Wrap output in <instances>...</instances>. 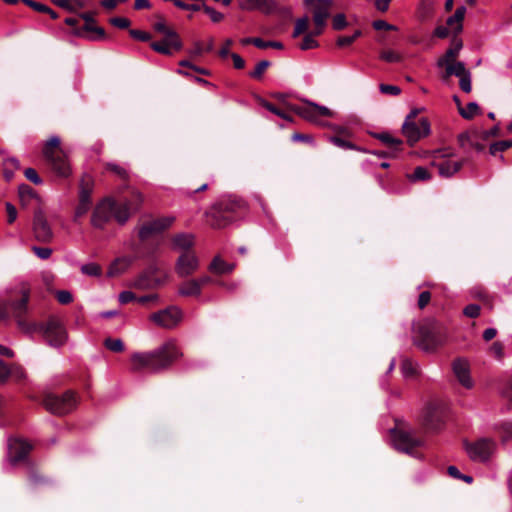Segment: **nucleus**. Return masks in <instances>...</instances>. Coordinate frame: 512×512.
I'll return each instance as SVG.
<instances>
[{
	"label": "nucleus",
	"instance_id": "nucleus-1",
	"mask_svg": "<svg viewBox=\"0 0 512 512\" xmlns=\"http://www.w3.org/2000/svg\"><path fill=\"white\" fill-rule=\"evenodd\" d=\"M29 291L22 290L21 298L12 306L18 327L26 333L40 332L52 347H60L67 341V332L62 321L56 316H50L46 322H28L25 318L28 310Z\"/></svg>",
	"mask_w": 512,
	"mask_h": 512
},
{
	"label": "nucleus",
	"instance_id": "nucleus-2",
	"mask_svg": "<svg viewBox=\"0 0 512 512\" xmlns=\"http://www.w3.org/2000/svg\"><path fill=\"white\" fill-rule=\"evenodd\" d=\"M181 356L175 343L168 341L152 351L133 353L130 359L131 370L159 373L169 369Z\"/></svg>",
	"mask_w": 512,
	"mask_h": 512
},
{
	"label": "nucleus",
	"instance_id": "nucleus-3",
	"mask_svg": "<svg viewBox=\"0 0 512 512\" xmlns=\"http://www.w3.org/2000/svg\"><path fill=\"white\" fill-rule=\"evenodd\" d=\"M142 201V195L137 191H133L131 199L124 202L105 198L95 206L91 215V224L97 229H103L112 218H115L122 225L129 219L130 210L138 209Z\"/></svg>",
	"mask_w": 512,
	"mask_h": 512
},
{
	"label": "nucleus",
	"instance_id": "nucleus-4",
	"mask_svg": "<svg viewBox=\"0 0 512 512\" xmlns=\"http://www.w3.org/2000/svg\"><path fill=\"white\" fill-rule=\"evenodd\" d=\"M246 204L236 196L222 197L205 212L207 223L215 229H221L243 216Z\"/></svg>",
	"mask_w": 512,
	"mask_h": 512
},
{
	"label": "nucleus",
	"instance_id": "nucleus-5",
	"mask_svg": "<svg viewBox=\"0 0 512 512\" xmlns=\"http://www.w3.org/2000/svg\"><path fill=\"white\" fill-rule=\"evenodd\" d=\"M261 105L273 114L289 122L293 121V117L289 114V112H293L311 122H318L319 117H330L333 114L332 111L327 107L319 106L312 102H306V105L302 106L285 103V109H281L273 103L262 99Z\"/></svg>",
	"mask_w": 512,
	"mask_h": 512
},
{
	"label": "nucleus",
	"instance_id": "nucleus-6",
	"mask_svg": "<svg viewBox=\"0 0 512 512\" xmlns=\"http://www.w3.org/2000/svg\"><path fill=\"white\" fill-rule=\"evenodd\" d=\"M447 338L446 328L436 320L421 323L414 337V344L425 352H435Z\"/></svg>",
	"mask_w": 512,
	"mask_h": 512
},
{
	"label": "nucleus",
	"instance_id": "nucleus-7",
	"mask_svg": "<svg viewBox=\"0 0 512 512\" xmlns=\"http://www.w3.org/2000/svg\"><path fill=\"white\" fill-rule=\"evenodd\" d=\"M448 408L443 401H429L423 408L419 422L424 432L439 433L445 427Z\"/></svg>",
	"mask_w": 512,
	"mask_h": 512
},
{
	"label": "nucleus",
	"instance_id": "nucleus-8",
	"mask_svg": "<svg viewBox=\"0 0 512 512\" xmlns=\"http://www.w3.org/2000/svg\"><path fill=\"white\" fill-rule=\"evenodd\" d=\"M43 156L51 170L59 177L66 178L71 174V167L67 156L60 147V139L51 137L42 150Z\"/></svg>",
	"mask_w": 512,
	"mask_h": 512
},
{
	"label": "nucleus",
	"instance_id": "nucleus-9",
	"mask_svg": "<svg viewBox=\"0 0 512 512\" xmlns=\"http://www.w3.org/2000/svg\"><path fill=\"white\" fill-rule=\"evenodd\" d=\"M239 7L245 11H258L266 16H275L283 22L292 19V8L278 0H239Z\"/></svg>",
	"mask_w": 512,
	"mask_h": 512
},
{
	"label": "nucleus",
	"instance_id": "nucleus-10",
	"mask_svg": "<svg viewBox=\"0 0 512 512\" xmlns=\"http://www.w3.org/2000/svg\"><path fill=\"white\" fill-rule=\"evenodd\" d=\"M135 40L149 42L150 47L157 53L172 55L183 47L180 34H130Z\"/></svg>",
	"mask_w": 512,
	"mask_h": 512
},
{
	"label": "nucleus",
	"instance_id": "nucleus-11",
	"mask_svg": "<svg viewBox=\"0 0 512 512\" xmlns=\"http://www.w3.org/2000/svg\"><path fill=\"white\" fill-rule=\"evenodd\" d=\"M79 397L73 390H68L62 395L49 394L43 400L44 407L55 415H65L76 409Z\"/></svg>",
	"mask_w": 512,
	"mask_h": 512
},
{
	"label": "nucleus",
	"instance_id": "nucleus-12",
	"mask_svg": "<svg viewBox=\"0 0 512 512\" xmlns=\"http://www.w3.org/2000/svg\"><path fill=\"white\" fill-rule=\"evenodd\" d=\"M394 448L397 451L416 456V449L425 443L423 437H416L411 431L396 426L390 431Z\"/></svg>",
	"mask_w": 512,
	"mask_h": 512
},
{
	"label": "nucleus",
	"instance_id": "nucleus-13",
	"mask_svg": "<svg viewBox=\"0 0 512 512\" xmlns=\"http://www.w3.org/2000/svg\"><path fill=\"white\" fill-rule=\"evenodd\" d=\"M455 154L450 148L437 150L435 152V160L432 165L437 167L439 174L442 177H451L459 172L464 164L468 163L470 159L465 157L459 161H451L448 158L453 157Z\"/></svg>",
	"mask_w": 512,
	"mask_h": 512
},
{
	"label": "nucleus",
	"instance_id": "nucleus-14",
	"mask_svg": "<svg viewBox=\"0 0 512 512\" xmlns=\"http://www.w3.org/2000/svg\"><path fill=\"white\" fill-rule=\"evenodd\" d=\"M315 28L321 32L327 26V20L331 16L333 1L332 0H305Z\"/></svg>",
	"mask_w": 512,
	"mask_h": 512
},
{
	"label": "nucleus",
	"instance_id": "nucleus-15",
	"mask_svg": "<svg viewBox=\"0 0 512 512\" xmlns=\"http://www.w3.org/2000/svg\"><path fill=\"white\" fill-rule=\"evenodd\" d=\"M32 234L34 239L42 244H49L54 239L53 229L40 207L34 209L33 212Z\"/></svg>",
	"mask_w": 512,
	"mask_h": 512
},
{
	"label": "nucleus",
	"instance_id": "nucleus-16",
	"mask_svg": "<svg viewBox=\"0 0 512 512\" xmlns=\"http://www.w3.org/2000/svg\"><path fill=\"white\" fill-rule=\"evenodd\" d=\"M402 133L410 146H414L420 139L430 134V122L427 118H420L418 121H404Z\"/></svg>",
	"mask_w": 512,
	"mask_h": 512
},
{
	"label": "nucleus",
	"instance_id": "nucleus-17",
	"mask_svg": "<svg viewBox=\"0 0 512 512\" xmlns=\"http://www.w3.org/2000/svg\"><path fill=\"white\" fill-rule=\"evenodd\" d=\"M183 317L182 310L176 306H170L153 313L150 320L160 327L171 329L177 326Z\"/></svg>",
	"mask_w": 512,
	"mask_h": 512
},
{
	"label": "nucleus",
	"instance_id": "nucleus-18",
	"mask_svg": "<svg viewBox=\"0 0 512 512\" xmlns=\"http://www.w3.org/2000/svg\"><path fill=\"white\" fill-rule=\"evenodd\" d=\"M174 220V217H161L143 223L138 231L139 239L144 242L152 236L162 233L172 225Z\"/></svg>",
	"mask_w": 512,
	"mask_h": 512
},
{
	"label": "nucleus",
	"instance_id": "nucleus-19",
	"mask_svg": "<svg viewBox=\"0 0 512 512\" xmlns=\"http://www.w3.org/2000/svg\"><path fill=\"white\" fill-rule=\"evenodd\" d=\"M65 23L69 26L78 27L75 32H105L104 28L96 24L91 13L67 17Z\"/></svg>",
	"mask_w": 512,
	"mask_h": 512
},
{
	"label": "nucleus",
	"instance_id": "nucleus-20",
	"mask_svg": "<svg viewBox=\"0 0 512 512\" xmlns=\"http://www.w3.org/2000/svg\"><path fill=\"white\" fill-rule=\"evenodd\" d=\"M199 267V261L194 251L182 252L177 259L175 271L180 277L192 275Z\"/></svg>",
	"mask_w": 512,
	"mask_h": 512
},
{
	"label": "nucleus",
	"instance_id": "nucleus-21",
	"mask_svg": "<svg viewBox=\"0 0 512 512\" xmlns=\"http://www.w3.org/2000/svg\"><path fill=\"white\" fill-rule=\"evenodd\" d=\"M494 442L488 439H480L467 446V452L473 460L486 461L492 454Z\"/></svg>",
	"mask_w": 512,
	"mask_h": 512
},
{
	"label": "nucleus",
	"instance_id": "nucleus-22",
	"mask_svg": "<svg viewBox=\"0 0 512 512\" xmlns=\"http://www.w3.org/2000/svg\"><path fill=\"white\" fill-rule=\"evenodd\" d=\"M465 14V6L458 7L454 14L446 19V25L436 26L433 32H462Z\"/></svg>",
	"mask_w": 512,
	"mask_h": 512
},
{
	"label": "nucleus",
	"instance_id": "nucleus-23",
	"mask_svg": "<svg viewBox=\"0 0 512 512\" xmlns=\"http://www.w3.org/2000/svg\"><path fill=\"white\" fill-rule=\"evenodd\" d=\"M32 450L31 444L21 439H10L9 441V457L12 464L25 461L28 454Z\"/></svg>",
	"mask_w": 512,
	"mask_h": 512
},
{
	"label": "nucleus",
	"instance_id": "nucleus-24",
	"mask_svg": "<svg viewBox=\"0 0 512 512\" xmlns=\"http://www.w3.org/2000/svg\"><path fill=\"white\" fill-rule=\"evenodd\" d=\"M453 372L458 379V381L461 383L462 386L465 388H471L473 383L470 378V370H469V364L464 359H456L453 361L452 364Z\"/></svg>",
	"mask_w": 512,
	"mask_h": 512
},
{
	"label": "nucleus",
	"instance_id": "nucleus-25",
	"mask_svg": "<svg viewBox=\"0 0 512 512\" xmlns=\"http://www.w3.org/2000/svg\"><path fill=\"white\" fill-rule=\"evenodd\" d=\"M435 6V0H419L416 9L417 20L422 23L431 21L435 15Z\"/></svg>",
	"mask_w": 512,
	"mask_h": 512
},
{
	"label": "nucleus",
	"instance_id": "nucleus-26",
	"mask_svg": "<svg viewBox=\"0 0 512 512\" xmlns=\"http://www.w3.org/2000/svg\"><path fill=\"white\" fill-rule=\"evenodd\" d=\"M457 35L458 34H454L453 38L451 39L450 47L446 50L445 54L438 59L437 64L439 67H443L444 64L454 61L458 57L459 52L463 47V41L457 37Z\"/></svg>",
	"mask_w": 512,
	"mask_h": 512
},
{
	"label": "nucleus",
	"instance_id": "nucleus-27",
	"mask_svg": "<svg viewBox=\"0 0 512 512\" xmlns=\"http://www.w3.org/2000/svg\"><path fill=\"white\" fill-rule=\"evenodd\" d=\"M334 130L336 132L335 135L330 137V142L342 149H350V150H358L361 151L355 144L346 140L344 137H349L350 133L344 127L335 126Z\"/></svg>",
	"mask_w": 512,
	"mask_h": 512
},
{
	"label": "nucleus",
	"instance_id": "nucleus-28",
	"mask_svg": "<svg viewBox=\"0 0 512 512\" xmlns=\"http://www.w3.org/2000/svg\"><path fill=\"white\" fill-rule=\"evenodd\" d=\"M292 45L301 50H310L318 47L320 44L316 39L319 34H291Z\"/></svg>",
	"mask_w": 512,
	"mask_h": 512
},
{
	"label": "nucleus",
	"instance_id": "nucleus-29",
	"mask_svg": "<svg viewBox=\"0 0 512 512\" xmlns=\"http://www.w3.org/2000/svg\"><path fill=\"white\" fill-rule=\"evenodd\" d=\"M156 270L157 269L155 267H150L147 271L137 277L134 286L138 289H150L155 285L160 284V281L155 277Z\"/></svg>",
	"mask_w": 512,
	"mask_h": 512
},
{
	"label": "nucleus",
	"instance_id": "nucleus-30",
	"mask_svg": "<svg viewBox=\"0 0 512 512\" xmlns=\"http://www.w3.org/2000/svg\"><path fill=\"white\" fill-rule=\"evenodd\" d=\"M94 188V181L88 174L82 176L79 184L78 201L92 203V192Z\"/></svg>",
	"mask_w": 512,
	"mask_h": 512
},
{
	"label": "nucleus",
	"instance_id": "nucleus-31",
	"mask_svg": "<svg viewBox=\"0 0 512 512\" xmlns=\"http://www.w3.org/2000/svg\"><path fill=\"white\" fill-rule=\"evenodd\" d=\"M172 248L175 250H179L182 252L193 251L192 247L194 245L193 236L186 233H179L173 236L172 240Z\"/></svg>",
	"mask_w": 512,
	"mask_h": 512
},
{
	"label": "nucleus",
	"instance_id": "nucleus-32",
	"mask_svg": "<svg viewBox=\"0 0 512 512\" xmlns=\"http://www.w3.org/2000/svg\"><path fill=\"white\" fill-rule=\"evenodd\" d=\"M371 136L381 141L384 145L388 147V149L393 150L394 152L402 151L403 141L399 138L393 137L388 132H374L371 133Z\"/></svg>",
	"mask_w": 512,
	"mask_h": 512
},
{
	"label": "nucleus",
	"instance_id": "nucleus-33",
	"mask_svg": "<svg viewBox=\"0 0 512 512\" xmlns=\"http://www.w3.org/2000/svg\"><path fill=\"white\" fill-rule=\"evenodd\" d=\"M445 73L443 75V79L446 80L451 76L461 77L464 74H467L469 71L465 68L463 62L460 61H451L444 64Z\"/></svg>",
	"mask_w": 512,
	"mask_h": 512
},
{
	"label": "nucleus",
	"instance_id": "nucleus-34",
	"mask_svg": "<svg viewBox=\"0 0 512 512\" xmlns=\"http://www.w3.org/2000/svg\"><path fill=\"white\" fill-rule=\"evenodd\" d=\"M214 43L213 40H209L207 43L202 41H194L192 47L187 51L189 56L196 60L201 57L206 52H211L213 50Z\"/></svg>",
	"mask_w": 512,
	"mask_h": 512
},
{
	"label": "nucleus",
	"instance_id": "nucleus-35",
	"mask_svg": "<svg viewBox=\"0 0 512 512\" xmlns=\"http://www.w3.org/2000/svg\"><path fill=\"white\" fill-rule=\"evenodd\" d=\"M233 269H234L233 264H229V263L225 262L219 256H216L209 265V270L212 273L219 274V275L228 274V273L232 272Z\"/></svg>",
	"mask_w": 512,
	"mask_h": 512
},
{
	"label": "nucleus",
	"instance_id": "nucleus-36",
	"mask_svg": "<svg viewBox=\"0 0 512 512\" xmlns=\"http://www.w3.org/2000/svg\"><path fill=\"white\" fill-rule=\"evenodd\" d=\"M179 294L182 296H199L201 294L199 281L191 279L182 283L179 287Z\"/></svg>",
	"mask_w": 512,
	"mask_h": 512
},
{
	"label": "nucleus",
	"instance_id": "nucleus-37",
	"mask_svg": "<svg viewBox=\"0 0 512 512\" xmlns=\"http://www.w3.org/2000/svg\"><path fill=\"white\" fill-rule=\"evenodd\" d=\"M479 130L471 129L460 133L457 137L458 144L461 148H465L466 145H469L473 142L474 139H479Z\"/></svg>",
	"mask_w": 512,
	"mask_h": 512
},
{
	"label": "nucleus",
	"instance_id": "nucleus-38",
	"mask_svg": "<svg viewBox=\"0 0 512 512\" xmlns=\"http://www.w3.org/2000/svg\"><path fill=\"white\" fill-rule=\"evenodd\" d=\"M130 264V260L127 259H117L114 261L109 267L108 274L110 276H115L122 273Z\"/></svg>",
	"mask_w": 512,
	"mask_h": 512
},
{
	"label": "nucleus",
	"instance_id": "nucleus-39",
	"mask_svg": "<svg viewBox=\"0 0 512 512\" xmlns=\"http://www.w3.org/2000/svg\"><path fill=\"white\" fill-rule=\"evenodd\" d=\"M28 479L33 485L48 484L50 482V480L36 468L30 469Z\"/></svg>",
	"mask_w": 512,
	"mask_h": 512
},
{
	"label": "nucleus",
	"instance_id": "nucleus-40",
	"mask_svg": "<svg viewBox=\"0 0 512 512\" xmlns=\"http://www.w3.org/2000/svg\"><path fill=\"white\" fill-rule=\"evenodd\" d=\"M408 178L411 181H427L431 179V174L427 168L423 166H417L413 172V174L408 175Z\"/></svg>",
	"mask_w": 512,
	"mask_h": 512
},
{
	"label": "nucleus",
	"instance_id": "nucleus-41",
	"mask_svg": "<svg viewBox=\"0 0 512 512\" xmlns=\"http://www.w3.org/2000/svg\"><path fill=\"white\" fill-rule=\"evenodd\" d=\"M479 109L480 108H479L477 103L470 102V103L467 104V106L465 108L460 107L459 114L464 119L470 120V119H472L475 116V114H477L479 112Z\"/></svg>",
	"mask_w": 512,
	"mask_h": 512
},
{
	"label": "nucleus",
	"instance_id": "nucleus-42",
	"mask_svg": "<svg viewBox=\"0 0 512 512\" xmlns=\"http://www.w3.org/2000/svg\"><path fill=\"white\" fill-rule=\"evenodd\" d=\"M401 370L405 377H415L417 375L416 365L408 358L402 360Z\"/></svg>",
	"mask_w": 512,
	"mask_h": 512
},
{
	"label": "nucleus",
	"instance_id": "nucleus-43",
	"mask_svg": "<svg viewBox=\"0 0 512 512\" xmlns=\"http://www.w3.org/2000/svg\"><path fill=\"white\" fill-rule=\"evenodd\" d=\"M512 147V140H501L492 143L489 147V153L493 156L497 152H503Z\"/></svg>",
	"mask_w": 512,
	"mask_h": 512
},
{
	"label": "nucleus",
	"instance_id": "nucleus-44",
	"mask_svg": "<svg viewBox=\"0 0 512 512\" xmlns=\"http://www.w3.org/2000/svg\"><path fill=\"white\" fill-rule=\"evenodd\" d=\"M104 346L112 352L120 353L124 351V343L121 339L108 337L104 340Z\"/></svg>",
	"mask_w": 512,
	"mask_h": 512
},
{
	"label": "nucleus",
	"instance_id": "nucleus-45",
	"mask_svg": "<svg viewBox=\"0 0 512 512\" xmlns=\"http://www.w3.org/2000/svg\"><path fill=\"white\" fill-rule=\"evenodd\" d=\"M91 206H92V203H90V202L78 201V204L75 208L73 221L75 223H78L79 220L87 214V212L90 210Z\"/></svg>",
	"mask_w": 512,
	"mask_h": 512
},
{
	"label": "nucleus",
	"instance_id": "nucleus-46",
	"mask_svg": "<svg viewBox=\"0 0 512 512\" xmlns=\"http://www.w3.org/2000/svg\"><path fill=\"white\" fill-rule=\"evenodd\" d=\"M270 65L271 63L268 60L258 62L255 69L249 73V76L253 79L260 80Z\"/></svg>",
	"mask_w": 512,
	"mask_h": 512
},
{
	"label": "nucleus",
	"instance_id": "nucleus-47",
	"mask_svg": "<svg viewBox=\"0 0 512 512\" xmlns=\"http://www.w3.org/2000/svg\"><path fill=\"white\" fill-rule=\"evenodd\" d=\"M331 26L333 30L341 31L344 30L347 26L346 16L343 13H338L332 17Z\"/></svg>",
	"mask_w": 512,
	"mask_h": 512
},
{
	"label": "nucleus",
	"instance_id": "nucleus-48",
	"mask_svg": "<svg viewBox=\"0 0 512 512\" xmlns=\"http://www.w3.org/2000/svg\"><path fill=\"white\" fill-rule=\"evenodd\" d=\"M380 59L388 63H396L402 61V56L393 50H381Z\"/></svg>",
	"mask_w": 512,
	"mask_h": 512
},
{
	"label": "nucleus",
	"instance_id": "nucleus-49",
	"mask_svg": "<svg viewBox=\"0 0 512 512\" xmlns=\"http://www.w3.org/2000/svg\"><path fill=\"white\" fill-rule=\"evenodd\" d=\"M20 201L24 204L25 200L36 196L35 190L27 184H21L18 188Z\"/></svg>",
	"mask_w": 512,
	"mask_h": 512
},
{
	"label": "nucleus",
	"instance_id": "nucleus-50",
	"mask_svg": "<svg viewBox=\"0 0 512 512\" xmlns=\"http://www.w3.org/2000/svg\"><path fill=\"white\" fill-rule=\"evenodd\" d=\"M241 43L243 45H250V44H252V45L256 46L259 49L270 48V41H266V40H263V39L258 38V37L244 38V39L241 40Z\"/></svg>",
	"mask_w": 512,
	"mask_h": 512
},
{
	"label": "nucleus",
	"instance_id": "nucleus-51",
	"mask_svg": "<svg viewBox=\"0 0 512 512\" xmlns=\"http://www.w3.org/2000/svg\"><path fill=\"white\" fill-rule=\"evenodd\" d=\"M501 135V129L499 125L493 126L489 130L485 131H479L478 138L481 139V141H488L490 138L499 137Z\"/></svg>",
	"mask_w": 512,
	"mask_h": 512
},
{
	"label": "nucleus",
	"instance_id": "nucleus-52",
	"mask_svg": "<svg viewBox=\"0 0 512 512\" xmlns=\"http://www.w3.org/2000/svg\"><path fill=\"white\" fill-rule=\"evenodd\" d=\"M109 23L119 30H125L129 28L131 21L126 17H112L109 18Z\"/></svg>",
	"mask_w": 512,
	"mask_h": 512
},
{
	"label": "nucleus",
	"instance_id": "nucleus-53",
	"mask_svg": "<svg viewBox=\"0 0 512 512\" xmlns=\"http://www.w3.org/2000/svg\"><path fill=\"white\" fill-rule=\"evenodd\" d=\"M203 12L209 16L212 22L219 23L223 20L224 15L218 11H216L214 8L209 7L203 3Z\"/></svg>",
	"mask_w": 512,
	"mask_h": 512
},
{
	"label": "nucleus",
	"instance_id": "nucleus-54",
	"mask_svg": "<svg viewBox=\"0 0 512 512\" xmlns=\"http://www.w3.org/2000/svg\"><path fill=\"white\" fill-rule=\"evenodd\" d=\"M360 34H352V35H346V36H338L335 40V44L339 48H344L350 46L359 36Z\"/></svg>",
	"mask_w": 512,
	"mask_h": 512
},
{
	"label": "nucleus",
	"instance_id": "nucleus-55",
	"mask_svg": "<svg viewBox=\"0 0 512 512\" xmlns=\"http://www.w3.org/2000/svg\"><path fill=\"white\" fill-rule=\"evenodd\" d=\"M81 271L89 276H100L102 269L98 264L88 263L81 267Z\"/></svg>",
	"mask_w": 512,
	"mask_h": 512
},
{
	"label": "nucleus",
	"instance_id": "nucleus-56",
	"mask_svg": "<svg viewBox=\"0 0 512 512\" xmlns=\"http://www.w3.org/2000/svg\"><path fill=\"white\" fill-rule=\"evenodd\" d=\"M87 41L91 42H103L110 40V34H75Z\"/></svg>",
	"mask_w": 512,
	"mask_h": 512
},
{
	"label": "nucleus",
	"instance_id": "nucleus-57",
	"mask_svg": "<svg viewBox=\"0 0 512 512\" xmlns=\"http://www.w3.org/2000/svg\"><path fill=\"white\" fill-rule=\"evenodd\" d=\"M500 437L503 442L512 439V422H504L500 426Z\"/></svg>",
	"mask_w": 512,
	"mask_h": 512
},
{
	"label": "nucleus",
	"instance_id": "nucleus-58",
	"mask_svg": "<svg viewBox=\"0 0 512 512\" xmlns=\"http://www.w3.org/2000/svg\"><path fill=\"white\" fill-rule=\"evenodd\" d=\"M31 250L42 260H47L52 255V249L48 247L32 246Z\"/></svg>",
	"mask_w": 512,
	"mask_h": 512
},
{
	"label": "nucleus",
	"instance_id": "nucleus-59",
	"mask_svg": "<svg viewBox=\"0 0 512 512\" xmlns=\"http://www.w3.org/2000/svg\"><path fill=\"white\" fill-rule=\"evenodd\" d=\"M106 170L116 174L122 180H126L128 178V174H127L126 170L117 164L107 163Z\"/></svg>",
	"mask_w": 512,
	"mask_h": 512
},
{
	"label": "nucleus",
	"instance_id": "nucleus-60",
	"mask_svg": "<svg viewBox=\"0 0 512 512\" xmlns=\"http://www.w3.org/2000/svg\"><path fill=\"white\" fill-rule=\"evenodd\" d=\"M55 296L58 302L63 305H67L73 301L72 294L67 290L56 291Z\"/></svg>",
	"mask_w": 512,
	"mask_h": 512
},
{
	"label": "nucleus",
	"instance_id": "nucleus-61",
	"mask_svg": "<svg viewBox=\"0 0 512 512\" xmlns=\"http://www.w3.org/2000/svg\"><path fill=\"white\" fill-rule=\"evenodd\" d=\"M24 175L29 181H31L35 185H40L42 183L41 177L38 175L37 171L34 168L25 169Z\"/></svg>",
	"mask_w": 512,
	"mask_h": 512
},
{
	"label": "nucleus",
	"instance_id": "nucleus-62",
	"mask_svg": "<svg viewBox=\"0 0 512 512\" xmlns=\"http://www.w3.org/2000/svg\"><path fill=\"white\" fill-rule=\"evenodd\" d=\"M308 27H309V17L303 16L296 20L293 32H307Z\"/></svg>",
	"mask_w": 512,
	"mask_h": 512
},
{
	"label": "nucleus",
	"instance_id": "nucleus-63",
	"mask_svg": "<svg viewBox=\"0 0 512 512\" xmlns=\"http://www.w3.org/2000/svg\"><path fill=\"white\" fill-rule=\"evenodd\" d=\"M153 28L155 32H173V30L168 27L166 20L162 16L157 17V21L153 24Z\"/></svg>",
	"mask_w": 512,
	"mask_h": 512
},
{
	"label": "nucleus",
	"instance_id": "nucleus-64",
	"mask_svg": "<svg viewBox=\"0 0 512 512\" xmlns=\"http://www.w3.org/2000/svg\"><path fill=\"white\" fill-rule=\"evenodd\" d=\"M463 313L469 318H476L480 314V306L478 304H469L464 308Z\"/></svg>",
	"mask_w": 512,
	"mask_h": 512
}]
</instances>
